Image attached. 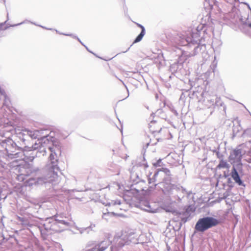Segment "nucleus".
Segmentation results:
<instances>
[{"mask_svg": "<svg viewBox=\"0 0 251 251\" xmlns=\"http://www.w3.org/2000/svg\"><path fill=\"white\" fill-rule=\"evenodd\" d=\"M7 128H8V129H7L6 127H4L1 128L0 129H5L6 131H8V130H9V129H12V130H13L11 131V132L12 134V132L14 131V130L13 129V127H11V126H10L9 127H7Z\"/></svg>", "mask_w": 251, "mask_h": 251, "instance_id": "32", "label": "nucleus"}, {"mask_svg": "<svg viewBox=\"0 0 251 251\" xmlns=\"http://www.w3.org/2000/svg\"><path fill=\"white\" fill-rule=\"evenodd\" d=\"M111 251H117L116 250V249H115V247H114L113 246L111 247Z\"/></svg>", "mask_w": 251, "mask_h": 251, "instance_id": "35", "label": "nucleus"}, {"mask_svg": "<svg viewBox=\"0 0 251 251\" xmlns=\"http://www.w3.org/2000/svg\"><path fill=\"white\" fill-rule=\"evenodd\" d=\"M6 131L5 129H0V137L2 139H0V150H4L8 157L11 158H16L17 153L20 151L21 147L18 146L15 142L10 138L12 135L11 131Z\"/></svg>", "mask_w": 251, "mask_h": 251, "instance_id": "4", "label": "nucleus"}, {"mask_svg": "<svg viewBox=\"0 0 251 251\" xmlns=\"http://www.w3.org/2000/svg\"><path fill=\"white\" fill-rule=\"evenodd\" d=\"M27 175L21 173L17 176V179L19 181H23L26 179Z\"/></svg>", "mask_w": 251, "mask_h": 251, "instance_id": "22", "label": "nucleus"}, {"mask_svg": "<svg viewBox=\"0 0 251 251\" xmlns=\"http://www.w3.org/2000/svg\"><path fill=\"white\" fill-rule=\"evenodd\" d=\"M16 220L17 221V224L21 225L23 228L27 227L29 225L28 220L25 217L16 216Z\"/></svg>", "mask_w": 251, "mask_h": 251, "instance_id": "16", "label": "nucleus"}, {"mask_svg": "<svg viewBox=\"0 0 251 251\" xmlns=\"http://www.w3.org/2000/svg\"><path fill=\"white\" fill-rule=\"evenodd\" d=\"M7 20H8V14H7Z\"/></svg>", "mask_w": 251, "mask_h": 251, "instance_id": "42", "label": "nucleus"}, {"mask_svg": "<svg viewBox=\"0 0 251 251\" xmlns=\"http://www.w3.org/2000/svg\"><path fill=\"white\" fill-rule=\"evenodd\" d=\"M7 197V196L6 195H5L4 194H2V191H0V198L1 199H5Z\"/></svg>", "mask_w": 251, "mask_h": 251, "instance_id": "31", "label": "nucleus"}, {"mask_svg": "<svg viewBox=\"0 0 251 251\" xmlns=\"http://www.w3.org/2000/svg\"><path fill=\"white\" fill-rule=\"evenodd\" d=\"M231 176L235 182L237 183L240 186L244 185L243 182L240 178V177L238 174V173L235 168V166L233 165L231 172Z\"/></svg>", "mask_w": 251, "mask_h": 251, "instance_id": "14", "label": "nucleus"}, {"mask_svg": "<svg viewBox=\"0 0 251 251\" xmlns=\"http://www.w3.org/2000/svg\"><path fill=\"white\" fill-rule=\"evenodd\" d=\"M0 93L2 95H3L4 98H5V101H4V103H6L7 102V101L8 100V99L7 98V96L5 94V92L4 91V90H0Z\"/></svg>", "mask_w": 251, "mask_h": 251, "instance_id": "28", "label": "nucleus"}, {"mask_svg": "<svg viewBox=\"0 0 251 251\" xmlns=\"http://www.w3.org/2000/svg\"><path fill=\"white\" fill-rule=\"evenodd\" d=\"M85 48H86V50H88L89 51H90H90L88 50V49L87 48V47H86V46H85Z\"/></svg>", "mask_w": 251, "mask_h": 251, "instance_id": "40", "label": "nucleus"}, {"mask_svg": "<svg viewBox=\"0 0 251 251\" xmlns=\"http://www.w3.org/2000/svg\"><path fill=\"white\" fill-rule=\"evenodd\" d=\"M6 22L7 21L4 23H0V30H6L8 28L7 27H5L4 28L3 27V25L6 24Z\"/></svg>", "mask_w": 251, "mask_h": 251, "instance_id": "30", "label": "nucleus"}, {"mask_svg": "<svg viewBox=\"0 0 251 251\" xmlns=\"http://www.w3.org/2000/svg\"><path fill=\"white\" fill-rule=\"evenodd\" d=\"M238 165L240 166H241V164H238Z\"/></svg>", "mask_w": 251, "mask_h": 251, "instance_id": "44", "label": "nucleus"}, {"mask_svg": "<svg viewBox=\"0 0 251 251\" xmlns=\"http://www.w3.org/2000/svg\"><path fill=\"white\" fill-rule=\"evenodd\" d=\"M244 134L247 136L251 137V128L246 129L244 132Z\"/></svg>", "mask_w": 251, "mask_h": 251, "instance_id": "29", "label": "nucleus"}, {"mask_svg": "<svg viewBox=\"0 0 251 251\" xmlns=\"http://www.w3.org/2000/svg\"><path fill=\"white\" fill-rule=\"evenodd\" d=\"M67 217L64 214H60L55 215L52 218H53V222H56V219L62 220L66 219Z\"/></svg>", "mask_w": 251, "mask_h": 251, "instance_id": "21", "label": "nucleus"}, {"mask_svg": "<svg viewBox=\"0 0 251 251\" xmlns=\"http://www.w3.org/2000/svg\"><path fill=\"white\" fill-rule=\"evenodd\" d=\"M22 168H19L18 169H19V171H21V170Z\"/></svg>", "mask_w": 251, "mask_h": 251, "instance_id": "41", "label": "nucleus"}, {"mask_svg": "<svg viewBox=\"0 0 251 251\" xmlns=\"http://www.w3.org/2000/svg\"><path fill=\"white\" fill-rule=\"evenodd\" d=\"M44 226L47 230H51L55 231H59V227L62 229L71 226V220L69 217L62 220L56 219V222H53V218H48L46 220Z\"/></svg>", "mask_w": 251, "mask_h": 251, "instance_id": "6", "label": "nucleus"}, {"mask_svg": "<svg viewBox=\"0 0 251 251\" xmlns=\"http://www.w3.org/2000/svg\"><path fill=\"white\" fill-rule=\"evenodd\" d=\"M30 23L31 24H34L36 25H36L35 23H33V22H30L29 21H28V20H25L24 21H23V22H21L20 23H19V24H15V25H10V26H18V25H20L22 24H25V23ZM38 26H39L43 28H45V29H49V30H52V28H47L43 26H42V25H38Z\"/></svg>", "mask_w": 251, "mask_h": 251, "instance_id": "20", "label": "nucleus"}, {"mask_svg": "<svg viewBox=\"0 0 251 251\" xmlns=\"http://www.w3.org/2000/svg\"><path fill=\"white\" fill-rule=\"evenodd\" d=\"M120 204L121 201H112L111 202H109L106 205H109V206H114L117 205H120Z\"/></svg>", "mask_w": 251, "mask_h": 251, "instance_id": "24", "label": "nucleus"}, {"mask_svg": "<svg viewBox=\"0 0 251 251\" xmlns=\"http://www.w3.org/2000/svg\"><path fill=\"white\" fill-rule=\"evenodd\" d=\"M249 26L251 28V23L249 25Z\"/></svg>", "mask_w": 251, "mask_h": 251, "instance_id": "39", "label": "nucleus"}, {"mask_svg": "<svg viewBox=\"0 0 251 251\" xmlns=\"http://www.w3.org/2000/svg\"><path fill=\"white\" fill-rule=\"evenodd\" d=\"M114 212H107V213H104L103 214V215H102V218L106 220V221H108V219L107 218V217L110 215V214H114Z\"/></svg>", "mask_w": 251, "mask_h": 251, "instance_id": "25", "label": "nucleus"}, {"mask_svg": "<svg viewBox=\"0 0 251 251\" xmlns=\"http://www.w3.org/2000/svg\"><path fill=\"white\" fill-rule=\"evenodd\" d=\"M55 31H56V32L57 33H58L60 34L64 35H66V36H71V37H72L76 39L82 45H84L83 44V43H82V42L80 41V40L79 39V38L77 37L76 36H75V35L74 34H65V33H60L57 30H55Z\"/></svg>", "mask_w": 251, "mask_h": 251, "instance_id": "23", "label": "nucleus"}, {"mask_svg": "<svg viewBox=\"0 0 251 251\" xmlns=\"http://www.w3.org/2000/svg\"><path fill=\"white\" fill-rule=\"evenodd\" d=\"M217 168L221 169V168H227L229 169L230 167V165L229 164L227 163L226 161H225L223 159L220 161L219 164L217 166Z\"/></svg>", "mask_w": 251, "mask_h": 251, "instance_id": "19", "label": "nucleus"}, {"mask_svg": "<svg viewBox=\"0 0 251 251\" xmlns=\"http://www.w3.org/2000/svg\"><path fill=\"white\" fill-rule=\"evenodd\" d=\"M148 180L150 184L152 183L154 187L158 186L161 189L163 194L167 196L175 195L176 192L179 191L182 192L185 191L182 186L171 184V172L167 168L158 169Z\"/></svg>", "mask_w": 251, "mask_h": 251, "instance_id": "3", "label": "nucleus"}, {"mask_svg": "<svg viewBox=\"0 0 251 251\" xmlns=\"http://www.w3.org/2000/svg\"><path fill=\"white\" fill-rule=\"evenodd\" d=\"M220 221L212 217L207 216L198 220L195 226V230L197 232H203L207 229L216 226Z\"/></svg>", "mask_w": 251, "mask_h": 251, "instance_id": "5", "label": "nucleus"}, {"mask_svg": "<svg viewBox=\"0 0 251 251\" xmlns=\"http://www.w3.org/2000/svg\"><path fill=\"white\" fill-rule=\"evenodd\" d=\"M110 244L111 242L109 240H103L96 244L92 248L88 249L86 251H104L108 247Z\"/></svg>", "mask_w": 251, "mask_h": 251, "instance_id": "12", "label": "nucleus"}, {"mask_svg": "<svg viewBox=\"0 0 251 251\" xmlns=\"http://www.w3.org/2000/svg\"><path fill=\"white\" fill-rule=\"evenodd\" d=\"M144 168H147L148 167V165L147 163L146 164H144Z\"/></svg>", "mask_w": 251, "mask_h": 251, "instance_id": "37", "label": "nucleus"}, {"mask_svg": "<svg viewBox=\"0 0 251 251\" xmlns=\"http://www.w3.org/2000/svg\"><path fill=\"white\" fill-rule=\"evenodd\" d=\"M242 157V150L238 148L232 150L228 157L229 161L231 164L239 163L241 161Z\"/></svg>", "mask_w": 251, "mask_h": 251, "instance_id": "11", "label": "nucleus"}, {"mask_svg": "<svg viewBox=\"0 0 251 251\" xmlns=\"http://www.w3.org/2000/svg\"><path fill=\"white\" fill-rule=\"evenodd\" d=\"M195 211V209L191 206H189L183 212L181 216V221L183 223H186L190 216V214Z\"/></svg>", "mask_w": 251, "mask_h": 251, "instance_id": "15", "label": "nucleus"}, {"mask_svg": "<svg viewBox=\"0 0 251 251\" xmlns=\"http://www.w3.org/2000/svg\"><path fill=\"white\" fill-rule=\"evenodd\" d=\"M29 149V155L30 156H33L34 159L35 158V156H38L37 154H36V152H35V151L36 150H33V149Z\"/></svg>", "mask_w": 251, "mask_h": 251, "instance_id": "26", "label": "nucleus"}, {"mask_svg": "<svg viewBox=\"0 0 251 251\" xmlns=\"http://www.w3.org/2000/svg\"><path fill=\"white\" fill-rule=\"evenodd\" d=\"M130 181L132 182L131 185V190H135L137 193L144 191L143 187H139L137 185L139 184H145V181L139 178L138 175L135 172H131L130 176Z\"/></svg>", "mask_w": 251, "mask_h": 251, "instance_id": "9", "label": "nucleus"}, {"mask_svg": "<svg viewBox=\"0 0 251 251\" xmlns=\"http://www.w3.org/2000/svg\"><path fill=\"white\" fill-rule=\"evenodd\" d=\"M145 29H143V30H141L140 33L137 36V37L135 38V39L133 41L132 44L130 46V47H129L127 50L123 51V52H124V53L126 52L129 50L130 48L132 46V45L133 44L137 43L140 42V41H141V40L142 39V38H143V36L145 35Z\"/></svg>", "mask_w": 251, "mask_h": 251, "instance_id": "17", "label": "nucleus"}, {"mask_svg": "<svg viewBox=\"0 0 251 251\" xmlns=\"http://www.w3.org/2000/svg\"><path fill=\"white\" fill-rule=\"evenodd\" d=\"M129 96V93L128 92V95H127V97H128Z\"/></svg>", "mask_w": 251, "mask_h": 251, "instance_id": "43", "label": "nucleus"}, {"mask_svg": "<svg viewBox=\"0 0 251 251\" xmlns=\"http://www.w3.org/2000/svg\"><path fill=\"white\" fill-rule=\"evenodd\" d=\"M136 241L134 233L133 232L129 233L125 232L122 234L121 236L116 235L113 240L115 248H122L125 245H129L131 242L136 243Z\"/></svg>", "mask_w": 251, "mask_h": 251, "instance_id": "8", "label": "nucleus"}, {"mask_svg": "<svg viewBox=\"0 0 251 251\" xmlns=\"http://www.w3.org/2000/svg\"><path fill=\"white\" fill-rule=\"evenodd\" d=\"M145 29H143V30H141L140 33L137 36V37L135 38V39L133 41L132 44L130 46V47H129L127 50L123 51V52H124V53L126 52L129 50L130 48L132 46V45L133 44L137 43L140 42V41H141V40L142 39V38H143V36L145 35Z\"/></svg>", "mask_w": 251, "mask_h": 251, "instance_id": "18", "label": "nucleus"}, {"mask_svg": "<svg viewBox=\"0 0 251 251\" xmlns=\"http://www.w3.org/2000/svg\"><path fill=\"white\" fill-rule=\"evenodd\" d=\"M153 165L155 167L161 166L162 165L161 159H159L156 162L153 163Z\"/></svg>", "mask_w": 251, "mask_h": 251, "instance_id": "27", "label": "nucleus"}, {"mask_svg": "<svg viewBox=\"0 0 251 251\" xmlns=\"http://www.w3.org/2000/svg\"><path fill=\"white\" fill-rule=\"evenodd\" d=\"M87 230V229H85V228L82 229L81 230H80V233H81V234H82L83 232H84V231L85 230Z\"/></svg>", "mask_w": 251, "mask_h": 251, "instance_id": "36", "label": "nucleus"}, {"mask_svg": "<svg viewBox=\"0 0 251 251\" xmlns=\"http://www.w3.org/2000/svg\"><path fill=\"white\" fill-rule=\"evenodd\" d=\"M137 25L139 27H140L141 28L142 30H143V29H145V27L142 25L139 24H137Z\"/></svg>", "mask_w": 251, "mask_h": 251, "instance_id": "34", "label": "nucleus"}, {"mask_svg": "<svg viewBox=\"0 0 251 251\" xmlns=\"http://www.w3.org/2000/svg\"><path fill=\"white\" fill-rule=\"evenodd\" d=\"M49 131L47 129H37L34 130H25L23 132H20L19 133V138L21 139V141L23 142L24 145H26L25 143L28 137H30L32 139H36L38 140L36 142L38 143L39 139H41L43 135L47 133H49Z\"/></svg>", "mask_w": 251, "mask_h": 251, "instance_id": "7", "label": "nucleus"}, {"mask_svg": "<svg viewBox=\"0 0 251 251\" xmlns=\"http://www.w3.org/2000/svg\"><path fill=\"white\" fill-rule=\"evenodd\" d=\"M95 227V224H91L89 226L85 228V229H91V230H93V228H94Z\"/></svg>", "mask_w": 251, "mask_h": 251, "instance_id": "33", "label": "nucleus"}, {"mask_svg": "<svg viewBox=\"0 0 251 251\" xmlns=\"http://www.w3.org/2000/svg\"><path fill=\"white\" fill-rule=\"evenodd\" d=\"M25 145L24 148L21 147L20 151L17 152L16 158L23 160L25 162H31L34 160V157L29 155V149H32V148L26 145Z\"/></svg>", "mask_w": 251, "mask_h": 251, "instance_id": "10", "label": "nucleus"}, {"mask_svg": "<svg viewBox=\"0 0 251 251\" xmlns=\"http://www.w3.org/2000/svg\"><path fill=\"white\" fill-rule=\"evenodd\" d=\"M202 25L198 26L197 28L193 29L185 35H177L174 39V44L181 46H187L186 50L178 49L180 52L178 55L190 57L197 55L201 50H204L205 46L200 44L201 41L200 34L202 30Z\"/></svg>", "mask_w": 251, "mask_h": 251, "instance_id": "2", "label": "nucleus"}, {"mask_svg": "<svg viewBox=\"0 0 251 251\" xmlns=\"http://www.w3.org/2000/svg\"><path fill=\"white\" fill-rule=\"evenodd\" d=\"M140 204L143 210L149 212L155 213L158 210L157 207L155 206L154 204H151L148 201H143Z\"/></svg>", "mask_w": 251, "mask_h": 251, "instance_id": "13", "label": "nucleus"}, {"mask_svg": "<svg viewBox=\"0 0 251 251\" xmlns=\"http://www.w3.org/2000/svg\"><path fill=\"white\" fill-rule=\"evenodd\" d=\"M52 139V136L50 135L49 133H47L39 140L38 143L35 142L31 146L33 150H37L36 154L38 156L46 155L47 149L50 153L49 162L45 168L43 170L37 169L35 171L37 172V176L28 179L27 183L29 186L43 185L47 183L55 185L60 181L58 173L60 170L58 165L57 155L54 148L49 146L53 141Z\"/></svg>", "mask_w": 251, "mask_h": 251, "instance_id": "1", "label": "nucleus"}, {"mask_svg": "<svg viewBox=\"0 0 251 251\" xmlns=\"http://www.w3.org/2000/svg\"><path fill=\"white\" fill-rule=\"evenodd\" d=\"M224 176H225V177H226L228 176V174H226V172L224 173Z\"/></svg>", "mask_w": 251, "mask_h": 251, "instance_id": "38", "label": "nucleus"}]
</instances>
